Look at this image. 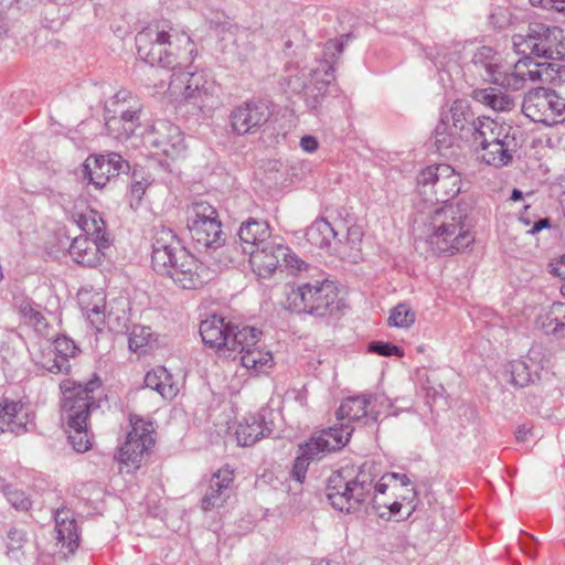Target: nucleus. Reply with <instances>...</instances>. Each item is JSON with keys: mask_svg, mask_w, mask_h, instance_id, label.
<instances>
[{"mask_svg": "<svg viewBox=\"0 0 565 565\" xmlns=\"http://www.w3.org/2000/svg\"><path fill=\"white\" fill-rule=\"evenodd\" d=\"M519 221L522 222L524 225H530V220L525 217L523 214L520 215Z\"/></svg>", "mask_w": 565, "mask_h": 565, "instance_id": "obj_62", "label": "nucleus"}, {"mask_svg": "<svg viewBox=\"0 0 565 565\" xmlns=\"http://www.w3.org/2000/svg\"><path fill=\"white\" fill-rule=\"evenodd\" d=\"M512 42L520 52H527V56L541 57L544 62L565 61V36L559 26L532 21L526 34L513 35Z\"/></svg>", "mask_w": 565, "mask_h": 565, "instance_id": "obj_7", "label": "nucleus"}, {"mask_svg": "<svg viewBox=\"0 0 565 565\" xmlns=\"http://www.w3.org/2000/svg\"><path fill=\"white\" fill-rule=\"evenodd\" d=\"M271 431L273 428L266 422L265 416L262 413H257L239 423L235 435L239 446L248 447L268 436Z\"/></svg>", "mask_w": 565, "mask_h": 565, "instance_id": "obj_33", "label": "nucleus"}, {"mask_svg": "<svg viewBox=\"0 0 565 565\" xmlns=\"http://www.w3.org/2000/svg\"><path fill=\"white\" fill-rule=\"evenodd\" d=\"M238 243L244 254H248L252 248H258L269 243V225L266 221L249 218L244 222L237 233Z\"/></svg>", "mask_w": 565, "mask_h": 565, "instance_id": "obj_31", "label": "nucleus"}, {"mask_svg": "<svg viewBox=\"0 0 565 565\" xmlns=\"http://www.w3.org/2000/svg\"><path fill=\"white\" fill-rule=\"evenodd\" d=\"M416 315L412 308L405 303H398L392 308L388 317L390 326L396 328H408L415 322Z\"/></svg>", "mask_w": 565, "mask_h": 565, "instance_id": "obj_46", "label": "nucleus"}, {"mask_svg": "<svg viewBox=\"0 0 565 565\" xmlns=\"http://www.w3.org/2000/svg\"><path fill=\"white\" fill-rule=\"evenodd\" d=\"M56 539L64 547L73 553L79 545V534L73 513L65 508L57 509L55 512Z\"/></svg>", "mask_w": 565, "mask_h": 565, "instance_id": "obj_35", "label": "nucleus"}, {"mask_svg": "<svg viewBox=\"0 0 565 565\" xmlns=\"http://www.w3.org/2000/svg\"><path fill=\"white\" fill-rule=\"evenodd\" d=\"M351 435L352 429L342 425V427H329L312 436L299 446L291 477L300 483L303 482L310 461L319 459L328 452L340 450L347 445Z\"/></svg>", "mask_w": 565, "mask_h": 565, "instance_id": "obj_9", "label": "nucleus"}, {"mask_svg": "<svg viewBox=\"0 0 565 565\" xmlns=\"http://www.w3.org/2000/svg\"><path fill=\"white\" fill-rule=\"evenodd\" d=\"M559 204H561V209H562V213H563L562 224L565 226V192L562 193V195L559 198Z\"/></svg>", "mask_w": 565, "mask_h": 565, "instance_id": "obj_60", "label": "nucleus"}, {"mask_svg": "<svg viewBox=\"0 0 565 565\" xmlns=\"http://www.w3.org/2000/svg\"><path fill=\"white\" fill-rule=\"evenodd\" d=\"M0 490L8 497V501L18 510H28L30 507V500L25 494L17 489H13L10 484H4L3 481L0 483Z\"/></svg>", "mask_w": 565, "mask_h": 565, "instance_id": "obj_48", "label": "nucleus"}, {"mask_svg": "<svg viewBox=\"0 0 565 565\" xmlns=\"http://www.w3.org/2000/svg\"><path fill=\"white\" fill-rule=\"evenodd\" d=\"M79 349L67 337H57L53 349L43 358L42 366L53 374H67L71 371L70 359L75 358Z\"/></svg>", "mask_w": 565, "mask_h": 565, "instance_id": "obj_27", "label": "nucleus"}, {"mask_svg": "<svg viewBox=\"0 0 565 565\" xmlns=\"http://www.w3.org/2000/svg\"><path fill=\"white\" fill-rule=\"evenodd\" d=\"M561 292L565 297V281L561 286Z\"/></svg>", "mask_w": 565, "mask_h": 565, "instance_id": "obj_63", "label": "nucleus"}, {"mask_svg": "<svg viewBox=\"0 0 565 565\" xmlns=\"http://www.w3.org/2000/svg\"><path fill=\"white\" fill-rule=\"evenodd\" d=\"M553 273H554L555 275H557V276H561V275H562L561 273H558V269H557V268H554V269H553Z\"/></svg>", "mask_w": 565, "mask_h": 565, "instance_id": "obj_64", "label": "nucleus"}, {"mask_svg": "<svg viewBox=\"0 0 565 565\" xmlns=\"http://www.w3.org/2000/svg\"><path fill=\"white\" fill-rule=\"evenodd\" d=\"M510 382L519 387L526 386L532 381V372L523 360H515L510 363Z\"/></svg>", "mask_w": 565, "mask_h": 565, "instance_id": "obj_47", "label": "nucleus"}, {"mask_svg": "<svg viewBox=\"0 0 565 565\" xmlns=\"http://www.w3.org/2000/svg\"><path fill=\"white\" fill-rule=\"evenodd\" d=\"M417 189L428 205L451 204L449 200L461 190V177L449 164L429 166L417 175Z\"/></svg>", "mask_w": 565, "mask_h": 565, "instance_id": "obj_11", "label": "nucleus"}, {"mask_svg": "<svg viewBox=\"0 0 565 565\" xmlns=\"http://www.w3.org/2000/svg\"><path fill=\"white\" fill-rule=\"evenodd\" d=\"M147 142L156 153L177 158L185 150L183 134L180 128L167 120H158L148 132Z\"/></svg>", "mask_w": 565, "mask_h": 565, "instance_id": "obj_22", "label": "nucleus"}, {"mask_svg": "<svg viewBox=\"0 0 565 565\" xmlns=\"http://www.w3.org/2000/svg\"><path fill=\"white\" fill-rule=\"evenodd\" d=\"M129 169L128 161L116 152L89 156L84 162V173L97 189H103L111 178L127 173Z\"/></svg>", "mask_w": 565, "mask_h": 565, "instance_id": "obj_20", "label": "nucleus"}, {"mask_svg": "<svg viewBox=\"0 0 565 565\" xmlns=\"http://www.w3.org/2000/svg\"><path fill=\"white\" fill-rule=\"evenodd\" d=\"M249 264L253 271L262 277H270L277 269L288 268L300 271L306 264L291 249L279 243L270 241L258 248L248 250Z\"/></svg>", "mask_w": 565, "mask_h": 565, "instance_id": "obj_15", "label": "nucleus"}, {"mask_svg": "<svg viewBox=\"0 0 565 565\" xmlns=\"http://www.w3.org/2000/svg\"><path fill=\"white\" fill-rule=\"evenodd\" d=\"M186 227L199 249H216L225 243L218 213L205 201L193 202L188 206Z\"/></svg>", "mask_w": 565, "mask_h": 565, "instance_id": "obj_10", "label": "nucleus"}, {"mask_svg": "<svg viewBox=\"0 0 565 565\" xmlns=\"http://www.w3.org/2000/svg\"><path fill=\"white\" fill-rule=\"evenodd\" d=\"M287 302L291 311L316 317L333 315L341 308L338 288L328 279L305 282L292 288L287 296Z\"/></svg>", "mask_w": 565, "mask_h": 565, "instance_id": "obj_6", "label": "nucleus"}, {"mask_svg": "<svg viewBox=\"0 0 565 565\" xmlns=\"http://www.w3.org/2000/svg\"><path fill=\"white\" fill-rule=\"evenodd\" d=\"M548 227H551L550 218H547V217L540 218L539 221H536L534 223V225L530 230H527V233L533 235V234H536L540 231H542L544 228H548Z\"/></svg>", "mask_w": 565, "mask_h": 565, "instance_id": "obj_55", "label": "nucleus"}, {"mask_svg": "<svg viewBox=\"0 0 565 565\" xmlns=\"http://www.w3.org/2000/svg\"><path fill=\"white\" fill-rule=\"evenodd\" d=\"M108 239H96L87 236H77L70 246V255L79 265L94 267L100 264L103 249L108 247Z\"/></svg>", "mask_w": 565, "mask_h": 565, "instance_id": "obj_28", "label": "nucleus"}, {"mask_svg": "<svg viewBox=\"0 0 565 565\" xmlns=\"http://www.w3.org/2000/svg\"><path fill=\"white\" fill-rule=\"evenodd\" d=\"M167 90L171 97L181 98V100L202 111L214 106L215 85L213 82L205 79L202 74L173 72Z\"/></svg>", "mask_w": 565, "mask_h": 565, "instance_id": "obj_12", "label": "nucleus"}, {"mask_svg": "<svg viewBox=\"0 0 565 565\" xmlns=\"http://www.w3.org/2000/svg\"><path fill=\"white\" fill-rule=\"evenodd\" d=\"M512 127L500 124L489 117H478L471 119L469 127V137L466 142H469L476 148V151L492 145L502 138L512 134Z\"/></svg>", "mask_w": 565, "mask_h": 565, "instance_id": "obj_25", "label": "nucleus"}, {"mask_svg": "<svg viewBox=\"0 0 565 565\" xmlns=\"http://www.w3.org/2000/svg\"><path fill=\"white\" fill-rule=\"evenodd\" d=\"M129 109H113V115L106 118L108 135L115 139H128L140 126V116L143 108L141 102H134Z\"/></svg>", "mask_w": 565, "mask_h": 565, "instance_id": "obj_26", "label": "nucleus"}, {"mask_svg": "<svg viewBox=\"0 0 565 565\" xmlns=\"http://www.w3.org/2000/svg\"><path fill=\"white\" fill-rule=\"evenodd\" d=\"M565 82V61L536 62L526 56L524 85L527 82Z\"/></svg>", "mask_w": 565, "mask_h": 565, "instance_id": "obj_29", "label": "nucleus"}, {"mask_svg": "<svg viewBox=\"0 0 565 565\" xmlns=\"http://www.w3.org/2000/svg\"><path fill=\"white\" fill-rule=\"evenodd\" d=\"M516 139L514 135L511 134L507 136V138H502L501 140L480 149L478 151L480 153L479 158L488 166L501 168L508 166L512 161L513 154L516 151Z\"/></svg>", "mask_w": 565, "mask_h": 565, "instance_id": "obj_32", "label": "nucleus"}, {"mask_svg": "<svg viewBox=\"0 0 565 565\" xmlns=\"http://www.w3.org/2000/svg\"><path fill=\"white\" fill-rule=\"evenodd\" d=\"M190 253L171 228L160 226L152 237L151 265L154 271L172 279L180 269V255Z\"/></svg>", "mask_w": 565, "mask_h": 565, "instance_id": "obj_17", "label": "nucleus"}, {"mask_svg": "<svg viewBox=\"0 0 565 565\" xmlns=\"http://www.w3.org/2000/svg\"><path fill=\"white\" fill-rule=\"evenodd\" d=\"M468 202L456 204L427 205L415 216V230L425 237L437 254H456L465 250L475 242L469 215Z\"/></svg>", "mask_w": 565, "mask_h": 565, "instance_id": "obj_1", "label": "nucleus"}, {"mask_svg": "<svg viewBox=\"0 0 565 565\" xmlns=\"http://www.w3.org/2000/svg\"><path fill=\"white\" fill-rule=\"evenodd\" d=\"M318 140L316 137L307 135L300 139V147L303 151L312 153L318 149Z\"/></svg>", "mask_w": 565, "mask_h": 565, "instance_id": "obj_53", "label": "nucleus"}, {"mask_svg": "<svg viewBox=\"0 0 565 565\" xmlns=\"http://www.w3.org/2000/svg\"><path fill=\"white\" fill-rule=\"evenodd\" d=\"M472 63L486 72L484 79L507 90H520L524 87L526 56L520 58L512 67L504 68L498 54L488 46L480 47L473 55Z\"/></svg>", "mask_w": 565, "mask_h": 565, "instance_id": "obj_14", "label": "nucleus"}, {"mask_svg": "<svg viewBox=\"0 0 565 565\" xmlns=\"http://www.w3.org/2000/svg\"><path fill=\"white\" fill-rule=\"evenodd\" d=\"M25 540V533L22 530L12 527L7 534V546L10 551H18L23 546Z\"/></svg>", "mask_w": 565, "mask_h": 565, "instance_id": "obj_51", "label": "nucleus"}, {"mask_svg": "<svg viewBox=\"0 0 565 565\" xmlns=\"http://www.w3.org/2000/svg\"><path fill=\"white\" fill-rule=\"evenodd\" d=\"M28 414L19 402L0 401V435L10 431L20 435L26 431Z\"/></svg>", "mask_w": 565, "mask_h": 565, "instance_id": "obj_30", "label": "nucleus"}, {"mask_svg": "<svg viewBox=\"0 0 565 565\" xmlns=\"http://www.w3.org/2000/svg\"><path fill=\"white\" fill-rule=\"evenodd\" d=\"M60 388L63 394L62 412L70 428L68 440L75 451L85 452L92 446L87 419L93 411L100 407L102 381L97 375L85 384L66 379Z\"/></svg>", "mask_w": 565, "mask_h": 565, "instance_id": "obj_2", "label": "nucleus"}, {"mask_svg": "<svg viewBox=\"0 0 565 565\" xmlns=\"http://www.w3.org/2000/svg\"><path fill=\"white\" fill-rule=\"evenodd\" d=\"M339 235L340 230L334 228L324 218H317L306 231V238L311 245L332 250Z\"/></svg>", "mask_w": 565, "mask_h": 565, "instance_id": "obj_38", "label": "nucleus"}, {"mask_svg": "<svg viewBox=\"0 0 565 565\" xmlns=\"http://www.w3.org/2000/svg\"><path fill=\"white\" fill-rule=\"evenodd\" d=\"M143 192H145V189L140 182H135L134 184H131V193L134 195L141 198Z\"/></svg>", "mask_w": 565, "mask_h": 565, "instance_id": "obj_58", "label": "nucleus"}, {"mask_svg": "<svg viewBox=\"0 0 565 565\" xmlns=\"http://www.w3.org/2000/svg\"><path fill=\"white\" fill-rule=\"evenodd\" d=\"M18 310L25 323L32 326L36 331L41 332L47 327L44 316L34 309L31 301L22 300L18 306Z\"/></svg>", "mask_w": 565, "mask_h": 565, "instance_id": "obj_45", "label": "nucleus"}, {"mask_svg": "<svg viewBox=\"0 0 565 565\" xmlns=\"http://www.w3.org/2000/svg\"><path fill=\"white\" fill-rule=\"evenodd\" d=\"M150 327L134 326L128 338L129 349L138 354H145L154 342Z\"/></svg>", "mask_w": 565, "mask_h": 565, "instance_id": "obj_44", "label": "nucleus"}, {"mask_svg": "<svg viewBox=\"0 0 565 565\" xmlns=\"http://www.w3.org/2000/svg\"><path fill=\"white\" fill-rule=\"evenodd\" d=\"M252 331L250 335H253V340H243L239 339V343L234 345L233 351L227 354L230 359L239 358L241 364L247 369L248 371L258 374L265 372L267 369H271L273 366V355L269 351L264 350L262 345H259L262 331L257 330L254 327H249ZM247 339L250 337L245 334Z\"/></svg>", "mask_w": 565, "mask_h": 565, "instance_id": "obj_19", "label": "nucleus"}, {"mask_svg": "<svg viewBox=\"0 0 565 565\" xmlns=\"http://www.w3.org/2000/svg\"><path fill=\"white\" fill-rule=\"evenodd\" d=\"M250 333L249 326L235 324L215 315L203 320L200 324V335L203 343L226 358L233 351L234 345L239 343L241 338L248 340L245 334L249 335V341H252L253 335Z\"/></svg>", "mask_w": 565, "mask_h": 565, "instance_id": "obj_16", "label": "nucleus"}, {"mask_svg": "<svg viewBox=\"0 0 565 565\" xmlns=\"http://www.w3.org/2000/svg\"><path fill=\"white\" fill-rule=\"evenodd\" d=\"M362 227L359 225L349 226L344 234L340 231L333 246V253L351 263H358L362 255Z\"/></svg>", "mask_w": 565, "mask_h": 565, "instance_id": "obj_34", "label": "nucleus"}, {"mask_svg": "<svg viewBox=\"0 0 565 565\" xmlns=\"http://www.w3.org/2000/svg\"><path fill=\"white\" fill-rule=\"evenodd\" d=\"M375 478L369 462L342 467L328 478L327 498L333 509L355 513L367 504Z\"/></svg>", "mask_w": 565, "mask_h": 565, "instance_id": "obj_4", "label": "nucleus"}, {"mask_svg": "<svg viewBox=\"0 0 565 565\" xmlns=\"http://www.w3.org/2000/svg\"><path fill=\"white\" fill-rule=\"evenodd\" d=\"M539 321L545 334L557 339L565 338V303L554 302L548 311L540 317Z\"/></svg>", "mask_w": 565, "mask_h": 565, "instance_id": "obj_40", "label": "nucleus"}, {"mask_svg": "<svg viewBox=\"0 0 565 565\" xmlns=\"http://www.w3.org/2000/svg\"><path fill=\"white\" fill-rule=\"evenodd\" d=\"M145 384L168 401L173 399L180 391L178 381L164 366L149 371L145 376Z\"/></svg>", "mask_w": 565, "mask_h": 565, "instance_id": "obj_36", "label": "nucleus"}, {"mask_svg": "<svg viewBox=\"0 0 565 565\" xmlns=\"http://www.w3.org/2000/svg\"><path fill=\"white\" fill-rule=\"evenodd\" d=\"M552 9L565 14V0H551Z\"/></svg>", "mask_w": 565, "mask_h": 565, "instance_id": "obj_57", "label": "nucleus"}, {"mask_svg": "<svg viewBox=\"0 0 565 565\" xmlns=\"http://www.w3.org/2000/svg\"><path fill=\"white\" fill-rule=\"evenodd\" d=\"M134 102H141L136 95H134L130 90L120 89L118 90L111 100L113 109H129L132 107Z\"/></svg>", "mask_w": 565, "mask_h": 565, "instance_id": "obj_50", "label": "nucleus"}, {"mask_svg": "<svg viewBox=\"0 0 565 565\" xmlns=\"http://www.w3.org/2000/svg\"><path fill=\"white\" fill-rule=\"evenodd\" d=\"M129 422L131 430L127 434L126 441L120 447L117 457L118 461L128 468L127 471L140 467L143 454L153 444L150 423L135 416H131Z\"/></svg>", "mask_w": 565, "mask_h": 565, "instance_id": "obj_18", "label": "nucleus"}, {"mask_svg": "<svg viewBox=\"0 0 565 565\" xmlns=\"http://www.w3.org/2000/svg\"><path fill=\"white\" fill-rule=\"evenodd\" d=\"M434 140L437 150L441 153L454 146H458L461 136L454 130L448 116H441L434 130Z\"/></svg>", "mask_w": 565, "mask_h": 565, "instance_id": "obj_43", "label": "nucleus"}, {"mask_svg": "<svg viewBox=\"0 0 565 565\" xmlns=\"http://www.w3.org/2000/svg\"><path fill=\"white\" fill-rule=\"evenodd\" d=\"M78 301L87 319L97 329L105 323V297L100 292H79Z\"/></svg>", "mask_w": 565, "mask_h": 565, "instance_id": "obj_39", "label": "nucleus"}, {"mask_svg": "<svg viewBox=\"0 0 565 565\" xmlns=\"http://www.w3.org/2000/svg\"><path fill=\"white\" fill-rule=\"evenodd\" d=\"M392 477L398 480L402 486L411 484V479L404 473H393Z\"/></svg>", "mask_w": 565, "mask_h": 565, "instance_id": "obj_59", "label": "nucleus"}, {"mask_svg": "<svg viewBox=\"0 0 565 565\" xmlns=\"http://www.w3.org/2000/svg\"><path fill=\"white\" fill-rule=\"evenodd\" d=\"M348 38L349 35H345L326 42L319 64L309 72L306 70L290 71L281 79L285 89L292 94L303 93L307 105L310 108H317L327 93L328 86L335 79L334 64L343 52Z\"/></svg>", "mask_w": 565, "mask_h": 565, "instance_id": "obj_3", "label": "nucleus"}, {"mask_svg": "<svg viewBox=\"0 0 565 565\" xmlns=\"http://www.w3.org/2000/svg\"><path fill=\"white\" fill-rule=\"evenodd\" d=\"M369 351L381 356H403L404 350L401 347L388 342L373 341L369 343Z\"/></svg>", "mask_w": 565, "mask_h": 565, "instance_id": "obj_49", "label": "nucleus"}, {"mask_svg": "<svg viewBox=\"0 0 565 565\" xmlns=\"http://www.w3.org/2000/svg\"><path fill=\"white\" fill-rule=\"evenodd\" d=\"M179 257L180 269L174 270V276L172 277V281L178 287L189 290L199 289L212 279L213 270L194 255L182 253Z\"/></svg>", "mask_w": 565, "mask_h": 565, "instance_id": "obj_23", "label": "nucleus"}, {"mask_svg": "<svg viewBox=\"0 0 565 565\" xmlns=\"http://www.w3.org/2000/svg\"><path fill=\"white\" fill-rule=\"evenodd\" d=\"M71 217L85 233L84 236L108 239L105 235V223L97 211L86 206L84 211H73Z\"/></svg>", "mask_w": 565, "mask_h": 565, "instance_id": "obj_37", "label": "nucleus"}, {"mask_svg": "<svg viewBox=\"0 0 565 565\" xmlns=\"http://www.w3.org/2000/svg\"><path fill=\"white\" fill-rule=\"evenodd\" d=\"M177 38L179 42H185L191 45L190 36H181L168 24H151L143 28L136 35V46L138 56L151 66H161L172 68L177 72V54L172 39Z\"/></svg>", "mask_w": 565, "mask_h": 565, "instance_id": "obj_5", "label": "nucleus"}, {"mask_svg": "<svg viewBox=\"0 0 565 565\" xmlns=\"http://www.w3.org/2000/svg\"><path fill=\"white\" fill-rule=\"evenodd\" d=\"M473 98L495 111H509L515 105L512 96L493 87L475 89Z\"/></svg>", "mask_w": 565, "mask_h": 565, "instance_id": "obj_41", "label": "nucleus"}, {"mask_svg": "<svg viewBox=\"0 0 565 565\" xmlns=\"http://www.w3.org/2000/svg\"><path fill=\"white\" fill-rule=\"evenodd\" d=\"M234 470L228 466L218 469L207 481L201 508L211 511L224 505L233 492Z\"/></svg>", "mask_w": 565, "mask_h": 565, "instance_id": "obj_24", "label": "nucleus"}, {"mask_svg": "<svg viewBox=\"0 0 565 565\" xmlns=\"http://www.w3.org/2000/svg\"><path fill=\"white\" fill-rule=\"evenodd\" d=\"M531 433V429L525 425L518 427L515 431V438L518 441H525L527 439V435Z\"/></svg>", "mask_w": 565, "mask_h": 565, "instance_id": "obj_56", "label": "nucleus"}, {"mask_svg": "<svg viewBox=\"0 0 565 565\" xmlns=\"http://www.w3.org/2000/svg\"><path fill=\"white\" fill-rule=\"evenodd\" d=\"M387 490V484L382 482V481H379L375 483V479L373 480V487H372V493H371V498L369 499V503L372 504V499L373 498H376V499H380V495H383L385 494Z\"/></svg>", "mask_w": 565, "mask_h": 565, "instance_id": "obj_54", "label": "nucleus"}, {"mask_svg": "<svg viewBox=\"0 0 565 565\" xmlns=\"http://www.w3.org/2000/svg\"><path fill=\"white\" fill-rule=\"evenodd\" d=\"M522 113L532 121L545 126L564 124L565 97L552 88H532L524 95Z\"/></svg>", "mask_w": 565, "mask_h": 565, "instance_id": "obj_13", "label": "nucleus"}, {"mask_svg": "<svg viewBox=\"0 0 565 565\" xmlns=\"http://www.w3.org/2000/svg\"><path fill=\"white\" fill-rule=\"evenodd\" d=\"M385 411H388L391 416L398 415L394 404L384 394L363 393L343 399L337 411V419L341 422L339 427L344 425L353 430L349 423L371 426L377 423L379 417ZM333 427H338V425Z\"/></svg>", "mask_w": 565, "mask_h": 565, "instance_id": "obj_8", "label": "nucleus"}, {"mask_svg": "<svg viewBox=\"0 0 565 565\" xmlns=\"http://www.w3.org/2000/svg\"><path fill=\"white\" fill-rule=\"evenodd\" d=\"M372 508L381 518H383L385 512H383L382 509L388 510V514L393 515L401 511L402 504L397 501L380 502V499L373 498Z\"/></svg>", "mask_w": 565, "mask_h": 565, "instance_id": "obj_52", "label": "nucleus"}, {"mask_svg": "<svg viewBox=\"0 0 565 565\" xmlns=\"http://www.w3.org/2000/svg\"><path fill=\"white\" fill-rule=\"evenodd\" d=\"M441 116H448L454 130L461 136V140L466 141L470 134L469 127L471 122V113L468 104L465 100L457 99L452 103L449 114H443Z\"/></svg>", "mask_w": 565, "mask_h": 565, "instance_id": "obj_42", "label": "nucleus"}, {"mask_svg": "<svg viewBox=\"0 0 565 565\" xmlns=\"http://www.w3.org/2000/svg\"><path fill=\"white\" fill-rule=\"evenodd\" d=\"M271 115L273 111L267 102H246L232 110L231 126L237 135L253 134L263 127Z\"/></svg>", "mask_w": 565, "mask_h": 565, "instance_id": "obj_21", "label": "nucleus"}, {"mask_svg": "<svg viewBox=\"0 0 565 565\" xmlns=\"http://www.w3.org/2000/svg\"><path fill=\"white\" fill-rule=\"evenodd\" d=\"M522 198H523V193H522V191H520V190H518V189H514V190L512 191V193H511V196H510V199H511L512 201H519V200H521Z\"/></svg>", "mask_w": 565, "mask_h": 565, "instance_id": "obj_61", "label": "nucleus"}]
</instances>
